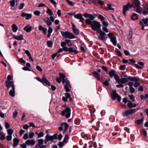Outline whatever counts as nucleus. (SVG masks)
<instances>
[{
  "instance_id": "3c124183",
  "label": "nucleus",
  "mask_w": 148,
  "mask_h": 148,
  "mask_svg": "<svg viewBox=\"0 0 148 148\" xmlns=\"http://www.w3.org/2000/svg\"><path fill=\"white\" fill-rule=\"evenodd\" d=\"M128 96L130 99L132 100L133 102H134L135 101V100L134 99L135 97L134 96L133 94L129 95H128Z\"/></svg>"
},
{
  "instance_id": "4be33fe9",
  "label": "nucleus",
  "mask_w": 148,
  "mask_h": 148,
  "mask_svg": "<svg viewBox=\"0 0 148 148\" xmlns=\"http://www.w3.org/2000/svg\"><path fill=\"white\" fill-rule=\"evenodd\" d=\"M13 145L14 147L17 146L19 142V140L17 138H14L13 139Z\"/></svg>"
},
{
  "instance_id": "473e14b6",
  "label": "nucleus",
  "mask_w": 148,
  "mask_h": 148,
  "mask_svg": "<svg viewBox=\"0 0 148 148\" xmlns=\"http://www.w3.org/2000/svg\"><path fill=\"white\" fill-rule=\"evenodd\" d=\"M15 88H14V89L13 88H12V90H10L9 92V94L12 97H13L15 95Z\"/></svg>"
},
{
  "instance_id": "6ab92c4d",
  "label": "nucleus",
  "mask_w": 148,
  "mask_h": 148,
  "mask_svg": "<svg viewBox=\"0 0 148 148\" xmlns=\"http://www.w3.org/2000/svg\"><path fill=\"white\" fill-rule=\"evenodd\" d=\"M133 3L135 7H140V3L139 0H135L133 1Z\"/></svg>"
},
{
  "instance_id": "6e6d98bb",
  "label": "nucleus",
  "mask_w": 148,
  "mask_h": 148,
  "mask_svg": "<svg viewBox=\"0 0 148 148\" xmlns=\"http://www.w3.org/2000/svg\"><path fill=\"white\" fill-rule=\"evenodd\" d=\"M38 144L42 145L44 142V140L42 139H40L38 140Z\"/></svg>"
},
{
  "instance_id": "a211bd4d",
  "label": "nucleus",
  "mask_w": 148,
  "mask_h": 148,
  "mask_svg": "<svg viewBox=\"0 0 148 148\" xmlns=\"http://www.w3.org/2000/svg\"><path fill=\"white\" fill-rule=\"evenodd\" d=\"M12 36L13 38L19 40H23L24 39L23 36V35H21L20 36L13 35Z\"/></svg>"
},
{
  "instance_id": "39448f33",
  "label": "nucleus",
  "mask_w": 148,
  "mask_h": 148,
  "mask_svg": "<svg viewBox=\"0 0 148 148\" xmlns=\"http://www.w3.org/2000/svg\"><path fill=\"white\" fill-rule=\"evenodd\" d=\"M97 32L99 33V36H98V38L99 39L103 40L107 39V37L106 38L105 37L106 33L101 30V29Z\"/></svg>"
},
{
  "instance_id": "49530a36",
  "label": "nucleus",
  "mask_w": 148,
  "mask_h": 148,
  "mask_svg": "<svg viewBox=\"0 0 148 148\" xmlns=\"http://www.w3.org/2000/svg\"><path fill=\"white\" fill-rule=\"evenodd\" d=\"M133 103L130 101H128V103L127 104V107L130 108H133Z\"/></svg>"
},
{
  "instance_id": "b1692460",
  "label": "nucleus",
  "mask_w": 148,
  "mask_h": 148,
  "mask_svg": "<svg viewBox=\"0 0 148 148\" xmlns=\"http://www.w3.org/2000/svg\"><path fill=\"white\" fill-rule=\"evenodd\" d=\"M110 41L112 42V44L115 46L116 45L117 41L116 38L115 36H114L110 39Z\"/></svg>"
},
{
  "instance_id": "cd10ccee",
  "label": "nucleus",
  "mask_w": 148,
  "mask_h": 148,
  "mask_svg": "<svg viewBox=\"0 0 148 148\" xmlns=\"http://www.w3.org/2000/svg\"><path fill=\"white\" fill-rule=\"evenodd\" d=\"M35 134L36 135H37L38 138H40L43 137L44 135V133L42 132L38 133V132H35Z\"/></svg>"
},
{
  "instance_id": "4d7b16f0",
  "label": "nucleus",
  "mask_w": 148,
  "mask_h": 148,
  "mask_svg": "<svg viewBox=\"0 0 148 148\" xmlns=\"http://www.w3.org/2000/svg\"><path fill=\"white\" fill-rule=\"evenodd\" d=\"M65 1L69 4V5L71 6H73V2L70 1L69 0H65Z\"/></svg>"
},
{
  "instance_id": "052dcab7",
  "label": "nucleus",
  "mask_w": 148,
  "mask_h": 148,
  "mask_svg": "<svg viewBox=\"0 0 148 148\" xmlns=\"http://www.w3.org/2000/svg\"><path fill=\"white\" fill-rule=\"evenodd\" d=\"M6 139L8 141H10L12 138V136L11 135H9L7 136Z\"/></svg>"
},
{
  "instance_id": "0eeeda50",
  "label": "nucleus",
  "mask_w": 148,
  "mask_h": 148,
  "mask_svg": "<svg viewBox=\"0 0 148 148\" xmlns=\"http://www.w3.org/2000/svg\"><path fill=\"white\" fill-rule=\"evenodd\" d=\"M5 84L7 88L8 89L11 87H12V88L14 89L15 88L14 82L12 81H6Z\"/></svg>"
},
{
  "instance_id": "774afa93",
  "label": "nucleus",
  "mask_w": 148,
  "mask_h": 148,
  "mask_svg": "<svg viewBox=\"0 0 148 148\" xmlns=\"http://www.w3.org/2000/svg\"><path fill=\"white\" fill-rule=\"evenodd\" d=\"M102 24L105 27H107L108 26V22H106L104 21L102 22Z\"/></svg>"
},
{
  "instance_id": "338daca9",
  "label": "nucleus",
  "mask_w": 148,
  "mask_h": 148,
  "mask_svg": "<svg viewBox=\"0 0 148 148\" xmlns=\"http://www.w3.org/2000/svg\"><path fill=\"white\" fill-rule=\"evenodd\" d=\"M108 10H114V9L113 8H112V5L110 4H108Z\"/></svg>"
},
{
  "instance_id": "69168bd1",
  "label": "nucleus",
  "mask_w": 148,
  "mask_h": 148,
  "mask_svg": "<svg viewBox=\"0 0 148 148\" xmlns=\"http://www.w3.org/2000/svg\"><path fill=\"white\" fill-rule=\"evenodd\" d=\"M98 18L101 20H105V17L101 14H99L98 15Z\"/></svg>"
},
{
  "instance_id": "ea45409f",
  "label": "nucleus",
  "mask_w": 148,
  "mask_h": 148,
  "mask_svg": "<svg viewBox=\"0 0 148 148\" xmlns=\"http://www.w3.org/2000/svg\"><path fill=\"white\" fill-rule=\"evenodd\" d=\"M60 126L58 127L59 130L60 131H62L63 130V127L64 125L65 126V122H62L60 124Z\"/></svg>"
},
{
  "instance_id": "7ed1b4c3",
  "label": "nucleus",
  "mask_w": 148,
  "mask_h": 148,
  "mask_svg": "<svg viewBox=\"0 0 148 148\" xmlns=\"http://www.w3.org/2000/svg\"><path fill=\"white\" fill-rule=\"evenodd\" d=\"M134 110L130 109L124 111L122 113V115L123 116H126L127 118L130 119V118L129 115H131L134 113Z\"/></svg>"
},
{
  "instance_id": "e433bc0d",
  "label": "nucleus",
  "mask_w": 148,
  "mask_h": 148,
  "mask_svg": "<svg viewBox=\"0 0 148 148\" xmlns=\"http://www.w3.org/2000/svg\"><path fill=\"white\" fill-rule=\"evenodd\" d=\"M53 42L51 41L48 40L47 41V45L48 47H52L53 45Z\"/></svg>"
},
{
  "instance_id": "ddd939ff",
  "label": "nucleus",
  "mask_w": 148,
  "mask_h": 148,
  "mask_svg": "<svg viewBox=\"0 0 148 148\" xmlns=\"http://www.w3.org/2000/svg\"><path fill=\"white\" fill-rule=\"evenodd\" d=\"M91 73L98 80H101L100 74L98 73L97 71H94L92 72Z\"/></svg>"
},
{
  "instance_id": "603ef678",
  "label": "nucleus",
  "mask_w": 148,
  "mask_h": 148,
  "mask_svg": "<svg viewBox=\"0 0 148 148\" xmlns=\"http://www.w3.org/2000/svg\"><path fill=\"white\" fill-rule=\"evenodd\" d=\"M45 22L46 23L47 25L49 26H50L52 24V23L51 21L49 20L47 21H45Z\"/></svg>"
},
{
  "instance_id": "412c9836",
  "label": "nucleus",
  "mask_w": 148,
  "mask_h": 148,
  "mask_svg": "<svg viewBox=\"0 0 148 148\" xmlns=\"http://www.w3.org/2000/svg\"><path fill=\"white\" fill-rule=\"evenodd\" d=\"M108 74L110 75V77L112 78H113V76L114 77V76L116 73L114 70H112L109 71L108 73Z\"/></svg>"
},
{
  "instance_id": "423d86ee",
  "label": "nucleus",
  "mask_w": 148,
  "mask_h": 148,
  "mask_svg": "<svg viewBox=\"0 0 148 148\" xmlns=\"http://www.w3.org/2000/svg\"><path fill=\"white\" fill-rule=\"evenodd\" d=\"M71 109L68 107H66L65 104V118L68 119L69 118L71 114Z\"/></svg>"
},
{
  "instance_id": "de8ad7c7",
  "label": "nucleus",
  "mask_w": 148,
  "mask_h": 148,
  "mask_svg": "<svg viewBox=\"0 0 148 148\" xmlns=\"http://www.w3.org/2000/svg\"><path fill=\"white\" fill-rule=\"evenodd\" d=\"M103 84L107 87H108L109 86V83L108 82V81L107 79H106L105 81L103 82Z\"/></svg>"
},
{
  "instance_id": "72a5a7b5",
  "label": "nucleus",
  "mask_w": 148,
  "mask_h": 148,
  "mask_svg": "<svg viewBox=\"0 0 148 148\" xmlns=\"http://www.w3.org/2000/svg\"><path fill=\"white\" fill-rule=\"evenodd\" d=\"M143 118L140 119L136 120L135 121V123L138 125L142 124L143 121Z\"/></svg>"
},
{
  "instance_id": "2eb2a0df",
  "label": "nucleus",
  "mask_w": 148,
  "mask_h": 148,
  "mask_svg": "<svg viewBox=\"0 0 148 148\" xmlns=\"http://www.w3.org/2000/svg\"><path fill=\"white\" fill-rule=\"evenodd\" d=\"M32 26L28 25L24 28L23 30L27 32H29L32 31Z\"/></svg>"
},
{
  "instance_id": "13d9d810",
  "label": "nucleus",
  "mask_w": 148,
  "mask_h": 148,
  "mask_svg": "<svg viewBox=\"0 0 148 148\" xmlns=\"http://www.w3.org/2000/svg\"><path fill=\"white\" fill-rule=\"evenodd\" d=\"M129 39H131L132 38V33L131 30H130L129 32Z\"/></svg>"
},
{
  "instance_id": "5fc2aeb1",
  "label": "nucleus",
  "mask_w": 148,
  "mask_h": 148,
  "mask_svg": "<svg viewBox=\"0 0 148 148\" xmlns=\"http://www.w3.org/2000/svg\"><path fill=\"white\" fill-rule=\"evenodd\" d=\"M126 69V66L125 65H121L120 66V69L121 70H124Z\"/></svg>"
},
{
  "instance_id": "1a4fd4ad",
  "label": "nucleus",
  "mask_w": 148,
  "mask_h": 148,
  "mask_svg": "<svg viewBox=\"0 0 148 148\" xmlns=\"http://www.w3.org/2000/svg\"><path fill=\"white\" fill-rule=\"evenodd\" d=\"M21 16L23 17H25V19L28 20L31 18L32 16L31 14L27 13L25 12H23L21 15Z\"/></svg>"
},
{
  "instance_id": "09e8293b",
  "label": "nucleus",
  "mask_w": 148,
  "mask_h": 148,
  "mask_svg": "<svg viewBox=\"0 0 148 148\" xmlns=\"http://www.w3.org/2000/svg\"><path fill=\"white\" fill-rule=\"evenodd\" d=\"M95 18V17L94 16V15L91 14H90L89 18H86V19H90V20L94 21L93 20Z\"/></svg>"
},
{
  "instance_id": "58836bf2",
  "label": "nucleus",
  "mask_w": 148,
  "mask_h": 148,
  "mask_svg": "<svg viewBox=\"0 0 148 148\" xmlns=\"http://www.w3.org/2000/svg\"><path fill=\"white\" fill-rule=\"evenodd\" d=\"M46 13L50 16H52L53 14L51 10L49 8H47Z\"/></svg>"
},
{
  "instance_id": "5701e85b",
  "label": "nucleus",
  "mask_w": 148,
  "mask_h": 148,
  "mask_svg": "<svg viewBox=\"0 0 148 148\" xmlns=\"http://www.w3.org/2000/svg\"><path fill=\"white\" fill-rule=\"evenodd\" d=\"M38 29L40 31H42L44 35L46 34L47 29L44 28L41 25L39 26L38 27Z\"/></svg>"
},
{
  "instance_id": "7c9ffc66",
  "label": "nucleus",
  "mask_w": 148,
  "mask_h": 148,
  "mask_svg": "<svg viewBox=\"0 0 148 148\" xmlns=\"http://www.w3.org/2000/svg\"><path fill=\"white\" fill-rule=\"evenodd\" d=\"M63 51V49L61 48L59 49L58 51L56 53H54L56 56L57 58H58L60 55V53H61Z\"/></svg>"
},
{
  "instance_id": "c9c22d12",
  "label": "nucleus",
  "mask_w": 148,
  "mask_h": 148,
  "mask_svg": "<svg viewBox=\"0 0 148 148\" xmlns=\"http://www.w3.org/2000/svg\"><path fill=\"white\" fill-rule=\"evenodd\" d=\"M65 85L66 86H69L70 88H71L72 86L70 84V82L67 78H65Z\"/></svg>"
},
{
  "instance_id": "79ce46f5",
  "label": "nucleus",
  "mask_w": 148,
  "mask_h": 148,
  "mask_svg": "<svg viewBox=\"0 0 148 148\" xmlns=\"http://www.w3.org/2000/svg\"><path fill=\"white\" fill-rule=\"evenodd\" d=\"M90 135L85 134L82 137L84 138L85 140H88L90 139Z\"/></svg>"
},
{
  "instance_id": "9b49d317",
  "label": "nucleus",
  "mask_w": 148,
  "mask_h": 148,
  "mask_svg": "<svg viewBox=\"0 0 148 148\" xmlns=\"http://www.w3.org/2000/svg\"><path fill=\"white\" fill-rule=\"evenodd\" d=\"M74 17L75 18L79 19L80 21L82 23L84 22V19L83 18L82 15L81 13H79L77 14H75Z\"/></svg>"
},
{
  "instance_id": "0e129e2a",
  "label": "nucleus",
  "mask_w": 148,
  "mask_h": 148,
  "mask_svg": "<svg viewBox=\"0 0 148 148\" xmlns=\"http://www.w3.org/2000/svg\"><path fill=\"white\" fill-rule=\"evenodd\" d=\"M138 7V8L136 10V12L139 14H141L142 11V8H140L139 7Z\"/></svg>"
},
{
  "instance_id": "864d4df0",
  "label": "nucleus",
  "mask_w": 148,
  "mask_h": 148,
  "mask_svg": "<svg viewBox=\"0 0 148 148\" xmlns=\"http://www.w3.org/2000/svg\"><path fill=\"white\" fill-rule=\"evenodd\" d=\"M64 142H65V138L63 139V142H59L58 145V146L60 147H62L64 145L63 143Z\"/></svg>"
},
{
  "instance_id": "dca6fc26",
  "label": "nucleus",
  "mask_w": 148,
  "mask_h": 148,
  "mask_svg": "<svg viewBox=\"0 0 148 148\" xmlns=\"http://www.w3.org/2000/svg\"><path fill=\"white\" fill-rule=\"evenodd\" d=\"M25 143L27 145H31L32 146L34 145L35 142L34 140H27L25 142Z\"/></svg>"
},
{
  "instance_id": "2f4dec72",
  "label": "nucleus",
  "mask_w": 148,
  "mask_h": 148,
  "mask_svg": "<svg viewBox=\"0 0 148 148\" xmlns=\"http://www.w3.org/2000/svg\"><path fill=\"white\" fill-rule=\"evenodd\" d=\"M0 139L2 140H3L5 139L4 134L1 131H0Z\"/></svg>"
},
{
  "instance_id": "4c0bfd02",
  "label": "nucleus",
  "mask_w": 148,
  "mask_h": 148,
  "mask_svg": "<svg viewBox=\"0 0 148 148\" xmlns=\"http://www.w3.org/2000/svg\"><path fill=\"white\" fill-rule=\"evenodd\" d=\"M144 23L146 24V26H148V18H146L145 19L144 18L142 20Z\"/></svg>"
},
{
  "instance_id": "f8f14e48",
  "label": "nucleus",
  "mask_w": 148,
  "mask_h": 148,
  "mask_svg": "<svg viewBox=\"0 0 148 148\" xmlns=\"http://www.w3.org/2000/svg\"><path fill=\"white\" fill-rule=\"evenodd\" d=\"M128 79L130 81H134L135 82H139V78L138 76L136 77H131L128 76Z\"/></svg>"
},
{
  "instance_id": "4468645a",
  "label": "nucleus",
  "mask_w": 148,
  "mask_h": 148,
  "mask_svg": "<svg viewBox=\"0 0 148 148\" xmlns=\"http://www.w3.org/2000/svg\"><path fill=\"white\" fill-rule=\"evenodd\" d=\"M129 9L130 8L127 4L124 5L123 6V13L124 16H126V12L129 10Z\"/></svg>"
},
{
  "instance_id": "9d476101",
  "label": "nucleus",
  "mask_w": 148,
  "mask_h": 148,
  "mask_svg": "<svg viewBox=\"0 0 148 148\" xmlns=\"http://www.w3.org/2000/svg\"><path fill=\"white\" fill-rule=\"evenodd\" d=\"M67 51H69V52L71 53H74L75 54H77L78 53L77 51L74 50L73 48L70 47L69 48H68L65 46V52Z\"/></svg>"
},
{
  "instance_id": "8fccbe9b",
  "label": "nucleus",
  "mask_w": 148,
  "mask_h": 148,
  "mask_svg": "<svg viewBox=\"0 0 148 148\" xmlns=\"http://www.w3.org/2000/svg\"><path fill=\"white\" fill-rule=\"evenodd\" d=\"M28 123L29 124V127H32L33 128H36V127L33 122L29 123Z\"/></svg>"
},
{
  "instance_id": "f3484780",
  "label": "nucleus",
  "mask_w": 148,
  "mask_h": 148,
  "mask_svg": "<svg viewBox=\"0 0 148 148\" xmlns=\"http://www.w3.org/2000/svg\"><path fill=\"white\" fill-rule=\"evenodd\" d=\"M72 30L74 33L76 35H78L79 34V31L77 29L75 25L74 24H72Z\"/></svg>"
},
{
  "instance_id": "393cba45",
  "label": "nucleus",
  "mask_w": 148,
  "mask_h": 148,
  "mask_svg": "<svg viewBox=\"0 0 148 148\" xmlns=\"http://www.w3.org/2000/svg\"><path fill=\"white\" fill-rule=\"evenodd\" d=\"M137 14L135 13H133L132 15L131 16V19L132 20L134 21L135 20H137L138 18L137 16Z\"/></svg>"
},
{
  "instance_id": "6e6552de",
  "label": "nucleus",
  "mask_w": 148,
  "mask_h": 148,
  "mask_svg": "<svg viewBox=\"0 0 148 148\" xmlns=\"http://www.w3.org/2000/svg\"><path fill=\"white\" fill-rule=\"evenodd\" d=\"M75 38V36L73 34L68 31L65 32V38H68L69 39H73Z\"/></svg>"
},
{
  "instance_id": "f704fd0d",
  "label": "nucleus",
  "mask_w": 148,
  "mask_h": 148,
  "mask_svg": "<svg viewBox=\"0 0 148 148\" xmlns=\"http://www.w3.org/2000/svg\"><path fill=\"white\" fill-rule=\"evenodd\" d=\"M45 138H47L48 140V141H53V138L52 136H50L49 134H47L45 137Z\"/></svg>"
},
{
  "instance_id": "e2e57ef3",
  "label": "nucleus",
  "mask_w": 148,
  "mask_h": 148,
  "mask_svg": "<svg viewBox=\"0 0 148 148\" xmlns=\"http://www.w3.org/2000/svg\"><path fill=\"white\" fill-rule=\"evenodd\" d=\"M18 62L23 64H25L26 63V61L22 58L19 59L18 60Z\"/></svg>"
},
{
  "instance_id": "bb28decb",
  "label": "nucleus",
  "mask_w": 148,
  "mask_h": 148,
  "mask_svg": "<svg viewBox=\"0 0 148 148\" xmlns=\"http://www.w3.org/2000/svg\"><path fill=\"white\" fill-rule=\"evenodd\" d=\"M59 78L62 81V83L64 84L65 83V75L62 73L59 74Z\"/></svg>"
},
{
  "instance_id": "a19ab883",
  "label": "nucleus",
  "mask_w": 148,
  "mask_h": 148,
  "mask_svg": "<svg viewBox=\"0 0 148 148\" xmlns=\"http://www.w3.org/2000/svg\"><path fill=\"white\" fill-rule=\"evenodd\" d=\"M16 0H11L10 1V5L11 7H14L15 4V1Z\"/></svg>"
},
{
  "instance_id": "bf43d9fd",
  "label": "nucleus",
  "mask_w": 148,
  "mask_h": 148,
  "mask_svg": "<svg viewBox=\"0 0 148 148\" xmlns=\"http://www.w3.org/2000/svg\"><path fill=\"white\" fill-rule=\"evenodd\" d=\"M108 36L109 39H110L114 37V34L112 33H110L108 34Z\"/></svg>"
},
{
  "instance_id": "c03bdc74",
  "label": "nucleus",
  "mask_w": 148,
  "mask_h": 148,
  "mask_svg": "<svg viewBox=\"0 0 148 148\" xmlns=\"http://www.w3.org/2000/svg\"><path fill=\"white\" fill-rule=\"evenodd\" d=\"M114 77L115 80L118 82V83H120L119 82L120 79L119 77L116 74L115 75Z\"/></svg>"
},
{
  "instance_id": "680f3d73",
  "label": "nucleus",
  "mask_w": 148,
  "mask_h": 148,
  "mask_svg": "<svg viewBox=\"0 0 148 148\" xmlns=\"http://www.w3.org/2000/svg\"><path fill=\"white\" fill-rule=\"evenodd\" d=\"M24 5H25L24 3H21L19 6L18 7V9L20 10L22 9L24 7Z\"/></svg>"
},
{
  "instance_id": "20e7f679",
  "label": "nucleus",
  "mask_w": 148,
  "mask_h": 148,
  "mask_svg": "<svg viewBox=\"0 0 148 148\" xmlns=\"http://www.w3.org/2000/svg\"><path fill=\"white\" fill-rule=\"evenodd\" d=\"M35 79L43 84H45L47 85L50 86L51 85L50 83L47 80L46 78L44 77H42V79L38 77H35Z\"/></svg>"
},
{
  "instance_id": "f03ea898",
  "label": "nucleus",
  "mask_w": 148,
  "mask_h": 148,
  "mask_svg": "<svg viewBox=\"0 0 148 148\" xmlns=\"http://www.w3.org/2000/svg\"><path fill=\"white\" fill-rule=\"evenodd\" d=\"M111 98L113 100H115L116 98L117 101L119 102H120L121 99V96L116 92L115 90L112 91Z\"/></svg>"
},
{
  "instance_id": "37998d69",
  "label": "nucleus",
  "mask_w": 148,
  "mask_h": 148,
  "mask_svg": "<svg viewBox=\"0 0 148 148\" xmlns=\"http://www.w3.org/2000/svg\"><path fill=\"white\" fill-rule=\"evenodd\" d=\"M13 130L11 129H8L7 130V133L9 135H12L13 133Z\"/></svg>"
},
{
  "instance_id": "a18cd8bd",
  "label": "nucleus",
  "mask_w": 148,
  "mask_h": 148,
  "mask_svg": "<svg viewBox=\"0 0 148 148\" xmlns=\"http://www.w3.org/2000/svg\"><path fill=\"white\" fill-rule=\"evenodd\" d=\"M75 123L76 125H79L80 123V120L79 119H77L75 120Z\"/></svg>"
},
{
  "instance_id": "a878e982",
  "label": "nucleus",
  "mask_w": 148,
  "mask_h": 148,
  "mask_svg": "<svg viewBox=\"0 0 148 148\" xmlns=\"http://www.w3.org/2000/svg\"><path fill=\"white\" fill-rule=\"evenodd\" d=\"M128 82L127 79L126 78H121L120 79L119 84H124L127 83Z\"/></svg>"
},
{
  "instance_id": "c756f323",
  "label": "nucleus",
  "mask_w": 148,
  "mask_h": 148,
  "mask_svg": "<svg viewBox=\"0 0 148 148\" xmlns=\"http://www.w3.org/2000/svg\"><path fill=\"white\" fill-rule=\"evenodd\" d=\"M34 148H47V146L44 145L36 144Z\"/></svg>"
},
{
  "instance_id": "aec40b11",
  "label": "nucleus",
  "mask_w": 148,
  "mask_h": 148,
  "mask_svg": "<svg viewBox=\"0 0 148 148\" xmlns=\"http://www.w3.org/2000/svg\"><path fill=\"white\" fill-rule=\"evenodd\" d=\"M12 31L13 32H16L18 29L17 26L15 24H13L12 25Z\"/></svg>"
},
{
  "instance_id": "f257e3e1",
  "label": "nucleus",
  "mask_w": 148,
  "mask_h": 148,
  "mask_svg": "<svg viewBox=\"0 0 148 148\" xmlns=\"http://www.w3.org/2000/svg\"><path fill=\"white\" fill-rule=\"evenodd\" d=\"M85 23L87 25H91V29L94 31H96L97 32L101 29V25L99 22L97 21H92L89 19H86Z\"/></svg>"
},
{
  "instance_id": "c85d7f7f",
  "label": "nucleus",
  "mask_w": 148,
  "mask_h": 148,
  "mask_svg": "<svg viewBox=\"0 0 148 148\" xmlns=\"http://www.w3.org/2000/svg\"><path fill=\"white\" fill-rule=\"evenodd\" d=\"M65 97L67 98H69V101L70 102H72L73 101V100L72 98L71 97V95L69 93H65Z\"/></svg>"
}]
</instances>
